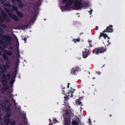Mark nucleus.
Here are the masks:
<instances>
[{
	"label": "nucleus",
	"instance_id": "obj_1",
	"mask_svg": "<svg viewBox=\"0 0 125 125\" xmlns=\"http://www.w3.org/2000/svg\"><path fill=\"white\" fill-rule=\"evenodd\" d=\"M12 41V37L7 34H0V45L6 49Z\"/></svg>",
	"mask_w": 125,
	"mask_h": 125
},
{
	"label": "nucleus",
	"instance_id": "obj_2",
	"mask_svg": "<svg viewBox=\"0 0 125 125\" xmlns=\"http://www.w3.org/2000/svg\"><path fill=\"white\" fill-rule=\"evenodd\" d=\"M83 0H74V8L75 10H79L82 9L84 6Z\"/></svg>",
	"mask_w": 125,
	"mask_h": 125
},
{
	"label": "nucleus",
	"instance_id": "obj_3",
	"mask_svg": "<svg viewBox=\"0 0 125 125\" xmlns=\"http://www.w3.org/2000/svg\"><path fill=\"white\" fill-rule=\"evenodd\" d=\"M10 77V74H8L7 75H4L2 77V83L3 86L7 89H8L9 86L7 84V81L9 79Z\"/></svg>",
	"mask_w": 125,
	"mask_h": 125
},
{
	"label": "nucleus",
	"instance_id": "obj_4",
	"mask_svg": "<svg viewBox=\"0 0 125 125\" xmlns=\"http://www.w3.org/2000/svg\"><path fill=\"white\" fill-rule=\"evenodd\" d=\"M0 13L1 16L3 17L4 20L5 22L8 23L10 22V18L4 11L1 10Z\"/></svg>",
	"mask_w": 125,
	"mask_h": 125
},
{
	"label": "nucleus",
	"instance_id": "obj_5",
	"mask_svg": "<svg viewBox=\"0 0 125 125\" xmlns=\"http://www.w3.org/2000/svg\"><path fill=\"white\" fill-rule=\"evenodd\" d=\"M7 13L10 16L11 19L14 20L15 21H17L19 20V19L17 16L15 14L12 15L11 11L9 10H7Z\"/></svg>",
	"mask_w": 125,
	"mask_h": 125
},
{
	"label": "nucleus",
	"instance_id": "obj_6",
	"mask_svg": "<svg viewBox=\"0 0 125 125\" xmlns=\"http://www.w3.org/2000/svg\"><path fill=\"white\" fill-rule=\"evenodd\" d=\"M106 46H105V47H101L100 48L99 47L97 49V51L96 52V54H98L99 53H104V52H105L106 50L105 48Z\"/></svg>",
	"mask_w": 125,
	"mask_h": 125
},
{
	"label": "nucleus",
	"instance_id": "obj_7",
	"mask_svg": "<svg viewBox=\"0 0 125 125\" xmlns=\"http://www.w3.org/2000/svg\"><path fill=\"white\" fill-rule=\"evenodd\" d=\"M80 68L78 66L74 67L72 68L71 70V73L74 74V75H75L76 73L80 71Z\"/></svg>",
	"mask_w": 125,
	"mask_h": 125
},
{
	"label": "nucleus",
	"instance_id": "obj_8",
	"mask_svg": "<svg viewBox=\"0 0 125 125\" xmlns=\"http://www.w3.org/2000/svg\"><path fill=\"white\" fill-rule=\"evenodd\" d=\"M2 52L4 53L2 54H4L6 56H11L13 54L12 52L10 51H8L6 50H3Z\"/></svg>",
	"mask_w": 125,
	"mask_h": 125
},
{
	"label": "nucleus",
	"instance_id": "obj_9",
	"mask_svg": "<svg viewBox=\"0 0 125 125\" xmlns=\"http://www.w3.org/2000/svg\"><path fill=\"white\" fill-rule=\"evenodd\" d=\"M87 51V49L85 48L84 49V51L83 52L82 55L83 58H85L90 54V53H89Z\"/></svg>",
	"mask_w": 125,
	"mask_h": 125
},
{
	"label": "nucleus",
	"instance_id": "obj_10",
	"mask_svg": "<svg viewBox=\"0 0 125 125\" xmlns=\"http://www.w3.org/2000/svg\"><path fill=\"white\" fill-rule=\"evenodd\" d=\"M2 56L5 60L6 61V64H9L10 63V61L8 57L4 54H2Z\"/></svg>",
	"mask_w": 125,
	"mask_h": 125
},
{
	"label": "nucleus",
	"instance_id": "obj_11",
	"mask_svg": "<svg viewBox=\"0 0 125 125\" xmlns=\"http://www.w3.org/2000/svg\"><path fill=\"white\" fill-rule=\"evenodd\" d=\"M62 94L65 95V96L64 97V101H66L67 100L69 99V95H68V94H65V92L64 91V90L62 89Z\"/></svg>",
	"mask_w": 125,
	"mask_h": 125
},
{
	"label": "nucleus",
	"instance_id": "obj_12",
	"mask_svg": "<svg viewBox=\"0 0 125 125\" xmlns=\"http://www.w3.org/2000/svg\"><path fill=\"white\" fill-rule=\"evenodd\" d=\"M106 30H107L108 32H112L113 31V26L112 25H109L108 27H107Z\"/></svg>",
	"mask_w": 125,
	"mask_h": 125
},
{
	"label": "nucleus",
	"instance_id": "obj_13",
	"mask_svg": "<svg viewBox=\"0 0 125 125\" xmlns=\"http://www.w3.org/2000/svg\"><path fill=\"white\" fill-rule=\"evenodd\" d=\"M74 0H69L66 3V6H70L74 2Z\"/></svg>",
	"mask_w": 125,
	"mask_h": 125
},
{
	"label": "nucleus",
	"instance_id": "obj_14",
	"mask_svg": "<svg viewBox=\"0 0 125 125\" xmlns=\"http://www.w3.org/2000/svg\"><path fill=\"white\" fill-rule=\"evenodd\" d=\"M16 13L18 17L19 18H21L23 17V14L21 12L19 11L16 12Z\"/></svg>",
	"mask_w": 125,
	"mask_h": 125
},
{
	"label": "nucleus",
	"instance_id": "obj_15",
	"mask_svg": "<svg viewBox=\"0 0 125 125\" xmlns=\"http://www.w3.org/2000/svg\"><path fill=\"white\" fill-rule=\"evenodd\" d=\"M102 36L105 39L106 38V37L107 36V35L103 33L102 32H101L100 33L99 36V39H101V37Z\"/></svg>",
	"mask_w": 125,
	"mask_h": 125
},
{
	"label": "nucleus",
	"instance_id": "obj_16",
	"mask_svg": "<svg viewBox=\"0 0 125 125\" xmlns=\"http://www.w3.org/2000/svg\"><path fill=\"white\" fill-rule=\"evenodd\" d=\"M11 5L10 3H5L3 5V7H7L8 8H10V7Z\"/></svg>",
	"mask_w": 125,
	"mask_h": 125
},
{
	"label": "nucleus",
	"instance_id": "obj_17",
	"mask_svg": "<svg viewBox=\"0 0 125 125\" xmlns=\"http://www.w3.org/2000/svg\"><path fill=\"white\" fill-rule=\"evenodd\" d=\"M0 107L1 109L3 111H6V106L5 104H4V105L2 104L0 105Z\"/></svg>",
	"mask_w": 125,
	"mask_h": 125
},
{
	"label": "nucleus",
	"instance_id": "obj_18",
	"mask_svg": "<svg viewBox=\"0 0 125 125\" xmlns=\"http://www.w3.org/2000/svg\"><path fill=\"white\" fill-rule=\"evenodd\" d=\"M81 101V99H80V98L79 99H77L75 101V103L77 104H78V105H80L81 104V106H82L83 105V104H81V103L80 101Z\"/></svg>",
	"mask_w": 125,
	"mask_h": 125
},
{
	"label": "nucleus",
	"instance_id": "obj_19",
	"mask_svg": "<svg viewBox=\"0 0 125 125\" xmlns=\"http://www.w3.org/2000/svg\"><path fill=\"white\" fill-rule=\"evenodd\" d=\"M13 11H18V9L17 7L14 5H12L11 6Z\"/></svg>",
	"mask_w": 125,
	"mask_h": 125
},
{
	"label": "nucleus",
	"instance_id": "obj_20",
	"mask_svg": "<svg viewBox=\"0 0 125 125\" xmlns=\"http://www.w3.org/2000/svg\"><path fill=\"white\" fill-rule=\"evenodd\" d=\"M8 89H7L5 88L4 87H3L2 88L1 90V92L3 93L5 92Z\"/></svg>",
	"mask_w": 125,
	"mask_h": 125
},
{
	"label": "nucleus",
	"instance_id": "obj_21",
	"mask_svg": "<svg viewBox=\"0 0 125 125\" xmlns=\"http://www.w3.org/2000/svg\"><path fill=\"white\" fill-rule=\"evenodd\" d=\"M70 92H68V95H69V94H71V95L70 96V97L72 98L73 97V94L74 93V92L70 90Z\"/></svg>",
	"mask_w": 125,
	"mask_h": 125
},
{
	"label": "nucleus",
	"instance_id": "obj_22",
	"mask_svg": "<svg viewBox=\"0 0 125 125\" xmlns=\"http://www.w3.org/2000/svg\"><path fill=\"white\" fill-rule=\"evenodd\" d=\"M72 124L73 125H78L79 123L77 121H72Z\"/></svg>",
	"mask_w": 125,
	"mask_h": 125
},
{
	"label": "nucleus",
	"instance_id": "obj_23",
	"mask_svg": "<svg viewBox=\"0 0 125 125\" xmlns=\"http://www.w3.org/2000/svg\"><path fill=\"white\" fill-rule=\"evenodd\" d=\"M80 37H79L78 39H73V41H74V42L76 43V42H79L80 41Z\"/></svg>",
	"mask_w": 125,
	"mask_h": 125
},
{
	"label": "nucleus",
	"instance_id": "obj_24",
	"mask_svg": "<svg viewBox=\"0 0 125 125\" xmlns=\"http://www.w3.org/2000/svg\"><path fill=\"white\" fill-rule=\"evenodd\" d=\"M18 6L20 8H22L23 7L24 5L23 3H19L18 4Z\"/></svg>",
	"mask_w": 125,
	"mask_h": 125
},
{
	"label": "nucleus",
	"instance_id": "obj_25",
	"mask_svg": "<svg viewBox=\"0 0 125 125\" xmlns=\"http://www.w3.org/2000/svg\"><path fill=\"white\" fill-rule=\"evenodd\" d=\"M1 70L3 72H5L6 70L5 66L4 65L1 66Z\"/></svg>",
	"mask_w": 125,
	"mask_h": 125
},
{
	"label": "nucleus",
	"instance_id": "obj_26",
	"mask_svg": "<svg viewBox=\"0 0 125 125\" xmlns=\"http://www.w3.org/2000/svg\"><path fill=\"white\" fill-rule=\"evenodd\" d=\"M15 80L13 78H12L10 81L9 83L10 85H12L14 83Z\"/></svg>",
	"mask_w": 125,
	"mask_h": 125
},
{
	"label": "nucleus",
	"instance_id": "obj_27",
	"mask_svg": "<svg viewBox=\"0 0 125 125\" xmlns=\"http://www.w3.org/2000/svg\"><path fill=\"white\" fill-rule=\"evenodd\" d=\"M67 6H63L61 8V10L62 11H63L64 10H66L68 9V8Z\"/></svg>",
	"mask_w": 125,
	"mask_h": 125
},
{
	"label": "nucleus",
	"instance_id": "obj_28",
	"mask_svg": "<svg viewBox=\"0 0 125 125\" xmlns=\"http://www.w3.org/2000/svg\"><path fill=\"white\" fill-rule=\"evenodd\" d=\"M0 26L4 29L6 28L7 27V26L6 25L2 23H0Z\"/></svg>",
	"mask_w": 125,
	"mask_h": 125
},
{
	"label": "nucleus",
	"instance_id": "obj_29",
	"mask_svg": "<svg viewBox=\"0 0 125 125\" xmlns=\"http://www.w3.org/2000/svg\"><path fill=\"white\" fill-rule=\"evenodd\" d=\"M17 71H14L13 73L12 76L13 78H15L16 77V75L17 74Z\"/></svg>",
	"mask_w": 125,
	"mask_h": 125
},
{
	"label": "nucleus",
	"instance_id": "obj_30",
	"mask_svg": "<svg viewBox=\"0 0 125 125\" xmlns=\"http://www.w3.org/2000/svg\"><path fill=\"white\" fill-rule=\"evenodd\" d=\"M11 116V112H7L6 114V116L7 118H9Z\"/></svg>",
	"mask_w": 125,
	"mask_h": 125
},
{
	"label": "nucleus",
	"instance_id": "obj_31",
	"mask_svg": "<svg viewBox=\"0 0 125 125\" xmlns=\"http://www.w3.org/2000/svg\"><path fill=\"white\" fill-rule=\"evenodd\" d=\"M6 110L5 111H6L7 112H11V110L10 107H8L6 108Z\"/></svg>",
	"mask_w": 125,
	"mask_h": 125
},
{
	"label": "nucleus",
	"instance_id": "obj_32",
	"mask_svg": "<svg viewBox=\"0 0 125 125\" xmlns=\"http://www.w3.org/2000/svg\"><path fill=\"white\" fill-rule=\"evenodd\" d=\"M5 32V31L2 28L0 27V33L3 34Z\"/></svg>",
	"mask_w": 125,
	"mask_h": 125
},
{
	"label": "nucleus",
	"instance_id": "obj_33",
	"mask_svg": "<svg viewBox=\"0 0 125 125\" xmlns=\"http://www.w3.org/2000/svg\"><path fill=\"white\" fill-rule=\"evenodd\" d=\"M5 66L6 70H7L10 68V66L9 64H6Z\"/></svg>",
	"mask_w": 125,
	"mask_h": 125
},
{
	"label": "nucleus",
	"instance_id": "obj_34",
	"mask_svg": "<svg viewBox=\"0 0 125 125\" xmlns=\"http://www.w3.org/2000/svg\"><path fill=\"white\" fill-rule=\"evenodd\" d=\"M10 101V100L9 99H6L5 100V102L6 103H8L9 101Z\"/></svg>",
	"mask_w": 125,
	"mask_h": 125
},
{
	"label": "nucleus",
	"instance_id": "obj_35",
	"mask_svg": "<svg viewBox=\"0 0 125 125\" xmlns=\"http://www.w3.org/2000/svg\"><path fill=\"white\" fill-rule=\"evenodd\" d=\"M22 40H23L25 42V43H26V40L27 38H26L24 36H22L21 38Z\"/></svg>",
	"mask_w": 125,
	"mask_h": 125
},
{
	"label": "nucleus",
	"instance_id": "obj_36",
	"mask_svg": "<svg viewBox=\"0 0 125 125\" xmlns=\"http://www.w3.org/2000/svg\"><path fill=\"white\" fill-rule=\"evenodd\" d=\"M5 2L4 0H0V4H2Z\"/></svg>",
	"mask_w": 125,
	"mask_h": 125
},
{
	"label": "nucleus",
	"instance_id": "obj_37",
	"mask_svg": "<svg viewBox=\"0 0 125 125\" xmlns=\"http://www.w3.org/2000/svg\"><path fill=\"white\" fill-rule=\"evenodd\" d=\"M23 117L24 119H26V114L25 113L23 115Z\"/></svg>",
	"mask_w": 125,
	"mask_h": 125
},
{
	"label": "nucleus",
	"instance_id": "obj_38",
	"mask_svg": "<svg viewBox=\"0 0 125 125\" xmlns=\"http://www.w3.org/2000/svg\"><path fill=\"white\" fill-rule=\"evenodd\" d=\"M3 71H0V75H3V76L4 75V73Z\"/></svg>",
	"mask_w": 125,
	"mask_h": 125
},
{
	"label": "nucleus",
	"instance_id": "obj_39",
	"mask_svg": "<svg viewBox=\"0 0 125 125\" xmlns=\"http://www.w3.org/2000/svg\"><path fill=\"white\" fill-rule=\"evenodd\" d=\"M4 9V10L6 11V12L7 11V10H9V9L5 7H3Z\"/></svg>",
	"mask_w": 125,
	"mask_h": 125
},
{
	"label": "nucleus",
	"instance_id": "obj_40",
	"mask_svg": "<svg viewBox=\"0 0 125 125\" xmlns=\"http://www.w3.org/2000/svg\"><path fill=\"white\" fill-rule=\"evenodd\" d=\"M15 122H12L10 125H15Z\"/></svg>",
	"mask_w": 125,
	"mask_h": 125
},
{
	"label": "nucleus",
	"instance_id": "obj_41",
	"mask_svg": "<svg viewBox=\"0 0 125 125\" xmlns=\"http://www.w3.org/2000/svg\"><path fill=\"white\" fill-rule=\"evenodd\" d=\"M53 121L54 123H56L57 122V121L55 119H54L53 120Z\"/></svg>",
	"mask_w": 125,
	"mask_h": 125
},
{
	"label": "nucleus",
	"instance_id": "obj_42",
	"mask_svg": "<svg viewBox=\"0 0 125 125\" xmlns=\"http://www.w3.org/2000/svg\"><path fill=\"white\" fill-rule=\"evenodd\" d=\"M88 3H84V6L83 7H85L87 6L88 5Z\"/></svg>",
	"mask_w": 125,
	"mask_h": 125
},
{
	"label": "nucleus",
	"instance_id": "obj_43",
	"mask_svg": "<svg viewBox=\"0 0 125 125\" xmlns=\"http://www.w3.org/2000/svg\"><path fill=\"white\" fill-rule=\"evenodd\" d=\"M108 31H107V30H106V29H105L103 31V33H104L105 32H108Z\"/></svg>",
	"mask_w": 125,
	"mask_h": 125
},
{
	"label": "nucleus",
	"instance_id": "obj_44",
	"mask_svg": "<svg viewBox=\"0 0 125 125\" xmlns=\"http://www.w3.org/2000/svg\"><path fill=\"white\" fill-rule=\"evenodd\" d=\"M69 0H62V2L64 3H65V2L67 1H68Z\"/></svg>",
	"mask_w": 125,
	"mask_h": 125
},
{
	"label": "nucleus",
	"instance_id": "obj_45",
	"mask_svg": "<svg viewBox=\"0 0 125 125\" xmlns=\"http://www.w3.org/2000/svg\"><path fill=\"white\" fill-rule=\"evenodd\" d=\"M65 125H70L69 123L67 122L66 121L65 122Z\"/></svg>",
	"mask_w": 125,
	"mask_h": 125
},
{
	"label": "nucleus",
	"instance_id": "obj_46",
	"mask_svg": "<svg viewBox=\"0 0 125 125\" xmlns=\"http://www.w3.org/2000/svg\"><path fill=\"white\" fill-rule=\"evenodd\" d=\"M16 0L19 3L21 2V0Z\"/></svg>",
	"mask_w": 125,
	"mask_h": 125
},
{
	"label": "nucleus",
	"instance_id": "obj_47",
	"mask_svg": "<svg viewBox=\"0 0 125 125\" xmlns=\"http://www.w3.org/2000/svg\"><path fill=\"white\" fill-rule=\"evenodd\" d=\"M98 26H96L95 27V30L97 31L98 30Z\"/></svg>",
	"mask_w": 125,
	"mask_h": 125
},
{
	"label": "nucleus",
	"instance_id": "obj_48",
	"mask_svg": "<svg viewBox=\"0 0 125 125\" xmlns=\"http://www.w3.org/2000/svg\"><path fill=\"white\" fill-rule=\"evenodd\" d=\"M93 11L92 10H91L90 11H89V12L90 13V15H91L92 14V12Z\"/></svg>",
	"mask_w": 125,
	"mask_h": 125
},
{
	"label": "nucleus",
	"instance_id": "obj_49",
	"mask_svg": "<svg viewBox=\"0 0 125 125\" xmlns=\"http://www.w3.org/2000/svg\"><path fill=\"white\" fill-rule=\"evenodd\" d=\"M96 73L99 75H100L101 73L99 71L97 72Z\"/></svg>",
	"mask_w": 125,
	"mask_h": 125
},
{
	"label": "nucleus",
	"instance_id": "obj_50",
	"mask_svg": "<svg viewBox=\"0 0 125 125\" xmlns=\"http://www.w3.org/2000/svg\"><path fill=\"white\" fill-rule=\"evenodd\" d=\"M13 49V48L12 47L10 46L9 47V49L10 50H12Z\"/></svg>",
	"mask_w": 125,
	"mask_h": 125
},
{
	"label": "nucleus",
	"instance_id": "obj_51",
	"mask_svg": "<svg viewBox=\"0 0 125 125\" xmlns=\"http://www.w3.org/2000/svg\"><path fill=\"white\" fill-rule=\"evenodd\" d=\"M7 120L6 119H5L4 120V122L5 123V125L6 124H7L6 123Z\"/></svg>",
	"mask_w": 125,
	"mask_h": 125
},
{
	"label": "nucleus",
	"instance_id": "obj_52",
	"mask_svg": "<svg viewBox=\"0 0 125 125\" xmlns=\"http://www.w3.org/2000/svg\"><path fill=\"white\" fill-rule=\"evenodd\" d=\"M7 123H8L7 124L8 125V124L10 122V121H9V119H8V120H7Z\"/></svg>",
	"mask_w": 125,
	"mask_h": 125
},
{
	"label": "nucleus",
	"instance_id": "obj_53",
	"mask_svg": "<svg viewBox=\"0 0 125 125\" xmlns=\"http://www.w3.org/2000/svg\"><path fill=\"white\" fill-rule=\"evenodd\" d=\"M24 122L25 123L27 124V121L25 120L24 121Z\"/></svg>",
	"mask_w": 125,
	"mask_h": 125
},
{
	"label": "nucleus",
	"instance_id": "obj_54",
	"mask_svg": "<svg viewBox=\"0 0 125 125\" xmlns=\"http://www.w3.org/2000/svg\"><path fill=\"white\" fill-rule=\"evenodd\" d=\"M12 2H13V3L15 2V1L16 0H11Z\"/></svg>",
	"mask_w": 125,
	"mask_h": 125
},
{
	"label": "nucleus",
	"instance_id": "obj_55",
	"mask_svg": "<svg viewBox=\"0 0 125 125\" xmlns=\"http://www.w3.org/2000/svg\"><path fill=\"white\" fill-rule=\"evenodd\" d=\"M3 122H0V125H3Z\"/></svg>",
	"mask_w": 125,
	"mask_h": 125
},
{
	"label": "nucleus",
	"instance_id": "obj_56",
	"mask_svg": "<svg viewBox=\"0 0 125 125\" xmlns=\"http://www.w3.org/2000/svg\"><path fill=\"white\" fill-rule=\"evenodd\" d=\"M88 120H89L90 123H91V120L90 119V118H89L88 119Z\"/></svg>",
	"mask_w": 125,
	"mask_h": 125
},
{
	"label": "nucleus",
	"instance_id": "obj_57",
	"mask_svg": "<svg viewBox=\"0 0 125 125\" xmlns=\"http://www.w3.org/2000/svg\"><path fill=\"white\" fill-rule=\"evenodd\" d=\"M87 51H88L87 52H88V53H90L89 52L90 51V49H89L88 50H87Z\"/></svg>",
	"mask_w": 125,
	"mask_h": 125
},
{
	"label": "nucleus",
	"instance_id": "obj_58",
	"mask_svg": "<svg viewBox=\"0 0 125 125\" xmlns=\"http://www.w3.org/2000/svg\"><path fill=\"white\" fill-rule=\"evenodd\" d=\"M111 44V43L110 42H109L108 43V44H107V45H110V44Z\"/></svg>",
	"mask_w": 125,
	"mask_h": 125
},
{
	"label": "nucleus",
	"instance_id": "obj_59",
	"mask_svg": "<svg viewBox=\"0 0 125 125\" xmlns=\"http://www.w3.org/2000/svg\"><path fill=\"white\" fill-rule=\"evenodd\" d=\"M92 40H91V41H90L89 40H88V42H91Z\"/></svg>",
	"mask_w": 125,
	"mask_h": 125
},
{
	"label": "nucleus",
	"instance_id": "obj_60",
	"mask_svg": "<svg viewBox=\"0 0 125 125\" xmlns=\"http://www.w3.org/2000/svg\"><path fill=\"white\" fill-rule=\"evenodd\" d=\"M12 100H13V102H14L15 103V99H12Z\"/></svg>",
	"mask_w": 125,
	"mask_h": 125
},
{
	"label": "nucleus",
	"instance_id": "obj_61",
	"mask_svg": "<svg viewBox=\"0 0 125 125\" xmlns=\"http://www.w3.org/2000/svg\"><path fill=\"white\" fill-rule=\"evenodd\" d=\"M49 121L50 122H52V120L50 119H49Z\"/></svg>",
	"mask_w": 125,
	"mask_h": 125
},
{
	"label": "nucleus",
	"instance_id": "obj_62",
	"mask_svg": "<svg viewBox=\"0 0 125 125\" xmlns=\"http://www.w3.org/2000/svg\"><path fill=\"white\" fill-rule=\"evenodd\" d=\"M83 34V32H82L81 33H80V35H82V34Z\"/></svg>",
	"mask_w": 125,
	"mask_h": 125
},
{
	"label": "nucleus",
	"instance_id": "obj_63",
	"mask_svg": "<svg viewBox=\"0 0 125 125\" xmlns=\"http://www.w3.org/2000/svg\"><path fill=\"white\" fill-rule=\"evenodd\" d=\"M1 52L0 51V56L1 55Z\"/></svg>",
	"mask_w": 125,
	"mask_h": 125
},
{
	"label": "nucleus",
	"instance_id": "obj_64",
	"mask_svg": "<svg viewBox=\"0 0 125 125\" xmlns=\"http://www.w3.org/2000/svg\"><path fill=\"white\" fill-rule=\"evenodd\" d=\"M89 45H90V47H92V45H91V44H89Z\"/></svg>",
	"mask_w": 125,
	"mask_h": 125
}]
</instances>
